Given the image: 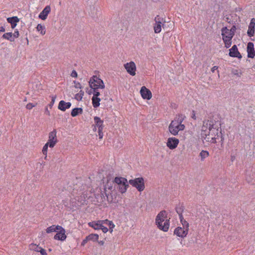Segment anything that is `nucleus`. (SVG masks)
<instances>
[{"instance_id": "obj_61", "label": "nucleus", "mask_w": 255, "mask_h": 255, "mask_svg": "<svg viewBox=\"0 0 255 255\" xmlns=\"http://www.w3.org/2000/svg\"><path fill=\"white\" fill-rule=\"evenodd\" d=\"M99 243L101 245H103L104 244V242L103 241H100V242H99Z\"/></svg>"}, {"instance_id": "obj_22", "label": "nucleus", "mask_w": 255, "mask_h": 255, "mask_svg": "<svg viewBox=\"0 0 255 255\" xmlns=\"http://www.w3.org/2000/svg\"><path fill=\"white\" fill-rule=\"evenodd\" d=\"M128 187V180H127L126 183H121V184L118 185L116 188L119 190V191L121 193H124L126 192Z\"/></svg>"}, {"instance_id": "obj_57", "label": "nucleus", "mask_w": 255, "mask_h": 255, "mask_svg": "<svg viewBox=\"0 0 255 255\" xmlns=\"http://www.w3.org/2000/svg\"><path fill=\"white\" fill-rule=\"evenodd\" d=\"M101 221H103V224H108V223L109 222V221L108 220H101Z\"/></svg>"}, {"instance_id": "obj_49", "label": "nucleus", "mask_w": 255, "mask_h": 255, "mask_svg": "<svg viewBox=\"0 0 255 255\" xmlns=\"http://www.w3.org/2000/svg\"><path fill=\"white\" fill-rule=\"evenodd\" d=\"M107 225L109 226V228H114L115 227V225L112 221H109Z\"/></svg>"}, {"instance_id": "obj_12", "label": "nucleus", "mask_w": 255, "mask_h": 255, "mask_svg": "<svg viewBox=\"0 0 255 255\" xmlns=\"http://www.w3.org/2000/svg\"><path fill=\"white\" fill-rule=\"evenodd\" d=\"M140 94L141 97L144 99L149 100L151 98L152 94L151 92L149 90L147 89L145 86H142L141 88L140 91Z\"/></svg>"}, {"instance_id": "obj_48", "label": "nucleus", "mask_w": 255, "mask_h": 255, "mask_svg": "<svg viewBox=\"0 0 255 255\" xmlns=\"http://www.w3.org/2000/svg\"><path fill=\"white\" fill-rule=\"evenodd\" d=\"M100 229H101L102 231L105 233H107L108 231V229L107 227L104 226L103 225L102 227L100 228Z\"/></svg>"}, {"instance_id": "obj_52", "label": "nucleus", "mask_w": 255, "mask_h": 255, "mask_svg": "<svg viewBox=\"0 0 255 255\" xmlns=\"http://www.w3.org/2000/svg\"><path fill=\"white\" fill-rule=\"evenodd\" d=\"M107 187V190H108V191L112 192L113 189V187L112 186H108V185H107L105 186V187Z\"/></svg>"}, {"instance_id": "obj_3", "label": "nucleus", "mask_w": 255, "mask_h": 255, "mask_svg": "<svg viewBox=\"0 0 255 255\" xmlns=\"http://www.w3.org/2000/svg\"><path fill=\"white\" fill-rule=\"evenodd\" d=\"M89 85L91 88L104 89V83L101 79L97 76H93L90 80Z\"/></svg>"}, {"instance_id": "obj_27", "label": "nucleus", "mask_w": 255, "mask_h": 255, "mask_svg": "<svg viewBox=\"0 0 255 255\" xmlns=\"http://www.w3.org/2000/svg\"><path fill=\"white\" fill-rule=\"evenodd\" d=\"M2 37L11 42L14 41L13 36L12 32H7L3 34Z\"/></svg>"}, {"instance_id": "obj_44", "label": "nucleus", "mask_w": 255, "mask_h": 255, "mask_svg": "<svg viewBox=\"0 0 255 255\" xmlns=\"http://www.w3.org/2000/svg\"><path fill=\"white\" fill-rule=\"evenodd\" d=\"M236 29V26L235 25H233L232 28L229 29V30L231 32V33H233V35H234Z\"/></svg>"}, {"instance_id": "obj_37", "label": "nucleus", "mask_w": 255, "mask_h": 255, "mask_svg": "<svg viewBox=\"0 0 255 255\" xmlns=\"http://www.w3.org/2000/svg\"><path fill=\"white\" fill-rule=\"evenodd\" d=\"M49 146V144H48L47 143H46L42 148V153L44 155H46L47 153V150H48V147Z\"/></svg>"}, {"instance_id": "obj_14", "label": "nucleus", "mask_w": 255, "mask_h": 255, "mask_svg": "<svg viewBox=\"0 0 255 255\" xmlns=\"http://www.w3.org/2000/svg\"><path fill=\"white\" fill-rule=\"evenodd\" d=\"M255 28V18H253L251 20V22L249 25L248 30L247 31V34L249 37H252L254 35Z\"/></svg>"}, {"instance_id": "obj_62", "label": "nucleus", "mask_w": 255, "mask_h": 255, "mask_svg": "<svg viewBox=\"0 0 255 255\" xmlns=\"http://www.w3.org/2000/svg\"><path fill=\"white\" fill-rule=\"evenodd\" d=\"M113 228H110V232L112 233L113 232Z\"/></svg>"}, {"instance_id": "obj_46", "label": "nucleus", "mask_w": 255, "mask_h": 255, "mask_svg": "<svg viewBox=\"0 0 255 255\" xmlns=\"http://www.w3.org/2000/svg\"><path fill=\"white\" fill-rule=\"evenodd\" d=\"M232 73L235 75H237L238 77H241L242 73H240V74L239 73V72L237 70H235L232 71Z\"/></svg>"}, {"instance_id": "obj_55", "label": "nucleus", "mask_w": 255, "mask_h": 255, "mask_svg": "<svg viewBox=\"0 0 255 255\" xmlns=\"http://www.w3.org/2000/svg\"><path fill=\"white\" fill-rule=\"evenodd\" d=\"M75 87L76 88H80V89H81L82 88V86H81V84L79 83H78L77 84H76V85L75 86Z\"/></svg>"}, {"instance_id": "obj_58", "label": "nucleus", "mask_w": 255, "mask_h": 255, "mask_svg": "<svg viewBox=\"0 0 255 255\" xmlns=\"http://www.w3.org/2000/svg\"><path fill=\"white\" fill-rule=\"evenodd\" d=\"M4 31H5V28L2 26L0 27V32H4Z\"/></svg>"}, {"instance_id": "obj_33", "label": "nucleus", "mask_w": 255, "mask_h": 255, "mask_svg": "<svg viewBox=\"0 0 255 255\" xmlns=\"http://www.w3.org/2000/svg\"><path fill=\"white\" fill-rule=\"evenodd\" d=\"M29 248L31 250L39 252V250L41 248V247H39L38 245H36L34 244H31L29 245Z\"/></svg>"}, {"instance_id": "obj_28", "label": "nucleus", "mask_w": 255, "mask_h": 255, "mask_svg": "<svg viewBox=\"0 0 255 255\" xmlns=\"http://www.w3.org/2000/svg\"><path fill=\"white\" fill-rule=\"evenodd\" d=\"M93 106L94 108H97L100 106V98L93 97L92 98Z\"/></svg>"}, {"instance_id": "obj_1", "label": "nucleus", "mask_w": 255, "mask_h": 255, "mask_svg": "<svg viewBox=\"0 0 255 255\" xmlns=\"http://www.w3.org/2000/svg\"><path fill=\"white\" fill-rule=\"evenodd\" d=\"M167 218V214L165 211L160 212L155 219V223L158 228L164 232H167L169 227V220Z\"/></svg>"}, {"instance_id": "obj_60", "label": "nucleus", "mask_w": 255, "mask_h": 255, "mask_svg": "<svg viewBox=\"0 0 255 255\" xmlns=\"http://www.w3.org/2000/svg\"><path fill=\"white\" fill-rule=\"evenodd\" d=\"M46 114H47L48 115H50V112H49V111L48 110L47 108H46Z\"/></svg>"}, {"instance_id": "obj_18", "label": "nucleus", "mask_w": 255, "mask_h": 255, "mask_svg": "<svg viewBox=\"0 0 255 255\" xmlns=\"http://www.w3.org/2000/svg\"><path fill=\"white\" fill-rule=\"evenodd\" d=\"M71 103L70 102H66L64 101H61L58 105V109L62 111H65L66 109L70 108Z\"/></svg>"}, {"instance_id": "obj_26", "label": "nucleus", "mask_w": 255, "mask_h": 255, "mask_svg": "<svg viewBox=\"0 0 255 255\" xmlns=\"http://www.w3.org/2000/svg\"><path fill=\"white\" fill-rule=\"evenodd\" d=\"M83 112V109L81 108H74L72 110L71 116L73 117L77 116L79 114H82Z\"/></svg>"}, {"instance_id": "obj_24", "label": "nucleus", "mask_w": 255, "mask_h": 255, "mask_svg": "<svg viewBox=\"0 0 255 255\" xmlns=\"http://www.w3.org/2000/svg\"><path fill=\"white\" fill-rule=\"evenodd\" d=\"M114 182L115 183V188L119 184H121V183H126L127 179L124 177H117L114 179Z\"/></svg>"}, {"instance_id": "obj_17", "label": "nucleus", "mask_w": 255, "mask_h": 255, "mask_svg": "<svg viewBox=\"0 0 255 255\" xmlns=\"http://www.w3.org/2000/svg\"><path fill=\"white\" fill-rule=\"evenodd\" d=\"M248 56L250 58H254L255 56L254 45L252 42H249L247 45Z\"/></svg>"}, {"instance_id": "obj_34", "label": "nucleus", "mask_w": 255, "mask_h": 255, "mask_svg": "<svg viewBox=\"0 0 255 255\" xmlns=\"http://www.w3.org/2000/svg\"><path fill=\"white\" fill-rule=\"evenodd\" d=\"M84 92L81 90L78 93L76 94L75 96V99L77 101H81L84 95Z\"/></svg>"}, {"instance_id": "obj_2", "label": "nucleus", "mask_w": 255, "mask_h": 255, "mask_svg": "<svg viewBox=\"0 0 255 255\" xmlns=\"http://www.w3.org/2000/svg\"><path fill=\"white\" fill-rule=\"evenodd\" d=\"M129 183L133 187L136 188L139 192L143 191L145 188L144 179L142 177H138L134 179L129 180Z\"/></svg>"}, {"instance_id": "obj_50", "label": "nucleus", "mask_w": 255, "mask_h": 255, "mask_svg": "<svg viewBox=\"0 0 255 255\" xmlns=\"http://www.w3.org/2000/svg\"><path fill=\"white\" fill-rule=\"evenodd\" d=\"M71 76L72 77H75V78L77 77V73L76 71L75 70H73L72 73H71Z\"/></svg>"}, {"instance_id": "obj_53", "label": "nucleus", "mask_w": 255, "mask_h": 255, "mask_svg": "<svg viewBox=\"0 0 255 255\" xmlns=\"http://www.w3.org/2000/svg\"><path fill=\"white\" fill-rule=\"evenodd\" d=\"M191 117L194 120H196V115H195V112L194 111H192Z\"/></svg>"}, {"instance_id": "obj_39", "label": "nucleus", "mask_w": 255, "mask_h": 255, "mask_svg": "<svg viewBox=\"0 0 255 255\" xmlns=\"http://www.w3.org/2000/svg\"><path fill=\"white\" fill-rule=\"evenodd\" d=\"M56 98V95L51 96V101L49 105V107H50L51 108L53 105V104H54V103L55 102V100Z\"/></svg>"}, {"instance_id": "obj_4", "label": "nucleus", "mask_w": 255, "mask_h": 255, "mask_svg": "<svg viewBox=\"0 0 255 255\" xmlns=\"http://www.w3.org/2000/svg\"><path fill=\"white\" fill-rule=\"evenodd\" d=\"M97 196H99V195H97ZM100 199H98V202L102 203L105 201H107L109 203H112L113 201V197L110 191L107 190V187H105L104 191L101 192L100 195ZM99 199L98 197H96Z\"/></svg>"}, {"instance_id": "obj_45", "label": "nucleus", "mask_w": 255, "mask_h": 255, "mask_svg": "<svg viewBox=\"0 0 255 255\" xmlns=\"http://www.w3.org/2000/svg\"><path fill=\"white\" fill-rule=\"evenodd\" d=\"M39 252H40L41 255H47L46 251L42 248L39 250Z\"/></svg>"}, {"instance_id": "obj_19", "label": "nucleus", "mask_w": 255, "mask_h": 255, "mask_svg": "<svg viewBox=\"0 0 255 255\" xmlns=\"http://www.w3.org/2000/svg\"><path fill=\"white\" fill-rule=\"evenodd\" d=\"M94 121L95 123V126L93 128V130H96V128H98V129H103V121L101 120L100 118L98 117H94Z\"/></svg>"}, {"instance_id": "obj_30", "label": "nucleus", "mask_w": 255, "mask_h": 255, "mask_svg": "<svg viewBox=\"0 0 255 255\" xmlns=\"http://www.w3.org/2000/svg\"><path fill=\"white\" fill-rule=\"evenodd\" d=\"M179 219L181 223H182L183 228L189 230V223L184 219V218L182 215L180 216Z\"/></svg>"}, {"instance_id": "obj_25", "label": "nucleus", "mask_w": 255, "mask_h": 255, "mask_svg": "<svg viewBox=\"0 0 255 255\" xmlns=\"http://www.w3.org/2000/svg\"><path fill=\"white\" fill-rule=\"evenodd\" d=\"M60 226L57 225H52L48 228H47L46 230V233L49 234L53 232L57 231V229H60Z\"/></svg>"}, {"instance_id": "obj_20", "label": "nucleus", "mask_w": 255, "mask_h": 255, "mask_svg": "<svg viewBox=\"0 0 255 255\" xmlns=\"http://www.w3.org/2000/svg\"><path fill=\"white\" fill-rule=\"evenodd\" d=\"M102 225L103 221H101V220L93 221L88 223V225L94 228L95 230H100V228L102 227Z\"/></svg>"}, {"instance_id": "obj_40", "label": "nucleus", "mask_w": 255, "mask_h": 255, "mask_svg": "<svg viewBox=\"0 0 255 255\" xmlns=\"http://www.w3.org/2000/svg\"><path fill=\"white\" fill-rule=\"evenodd\" d=\"M176 212L178 214L179 217H180L181 215H182V213L183 211V209L182 208L177 207L176 208Z\"/></svg>"}, {"instance_id": "obj_7", "label": "nucleus", "mask_w": 255, "mask_h": 255, "mask_svg": "<svg viewBox=\"0 0 255 255\" xmlns=\"http://www.w3.org/2000/svg\"><path fill=\"white\" fill-rule=\"evenodd\" d=\"M127 71L131 75L134 76L135 75L136 66L133 62H130L124 65Z\"/></svg>"}, {"instance_id": "obj_59", "label": "nucleus", "mask_w": 255, "mask_h": 255, "mask_svg": "<svg viewBox=\"0 0 255 255\" xmlns=\"http://www.w3.org/2000/svg\"><path fill=\"white\" fill-rule=\"evenodd\" d=\"M16 24H17V23H14L11 24V28H14L16 26Z\"/></svg>"}, {"instance_id": "obj_36", "label": "nucleus", "mask_w": 255, "mask_h": 255, "mask_svg": "<svg viewBox=\"0 0 255 255\" xmlns=\"http://www.w3.org/2000/svg\"><path fill=\"white\" fill-rule=\"evenodd\" d=\"M232 39H223L225 47L227 48H229L232 45Z\"/></svg>"}, {"instance_id": "obj_32", "label": "nucleus", "mask_w": 255, "mask_h": 255, "mask_svg": "<svg viewBox=\"0 0 255 255\" xmlns=\"http://www.w3.org/2000/svg\"><path fill=\"white\" fill-rule=\"evenodd\" d=\"M7 21L11 24L14 23H17L19 21V18L17 16H13L7 18Z\"/></svg>"}, {"instance_id": "obj_41", "label": "nucleus", "mask_w": 255, "mask_h": 255, "mask_svg": "<svg viewBox=\"0 0 255 255\" xmlns=\"http://www.w3.org/2000/svg\"><path fill=\"white\" fill-rule=\"evenodd\" d=\"M36 104H33L32 103H28L27 104L26 108L28 110L31 109L33 107H34Z\"/></svg>"}, {"instance_id": "obj_8", "label": "nucleus", "mask_w": 255, "mask_h": 255, "mask_svg": "<svg viewBox=\"0 0 255 255\" xmlns=\"http://www.w3.org/2000/svg\"><path fill=\"white\" fill-rule=\"evenodd\" d=\"M60 229L57 230V234L54 236V239L57 240H60L62 241H64L66 239V235H65V230L62 227L60 226Z\"/></svg>"}, {"instance_id": "obj_6", "label": "nucleus", "mask_w": 255, "mask_h": 255, "mask_svg": "<svg viewBox=\"0 0 255 255\" xmlns=\"http://www.w3.org/2000/svg\"><path fill=\"white\" fill-rule=\"evenodd\" d=\"M56 133V129H54L49 133L48 141L47 143L51 148L53 147L57 142Z\"/></svg>"}, {"instance_id": "obj_16", "label": "nucleus", "mask_w": 255, "mask_h": 255, "mask_svg": "<svg viewBox=\"0 0 255 255\" xmlns=\"http://www.w3.org/2000/svg\"><path fill=\"white\" fill-rule=\"evenodd\" d=\"M50 11V6L49 5H47L39 14V18L42 20H45Z\"/></svg>"}, {"instance_id": "obj_54", "label": "nucleus", "mask_w": 255, "mask_h": 255, "mask_svg": "<svg viewBox=\"0 0 255 255\" xmlns=\"http://www.w3.org/2000/svg\"><path fill=\"white\" fill-rule=\"evenodd\" d=\"M218 68V67L217 66H214L211 69V71L213 73L215 72V70H217Z\"/></svg>"}, {"instance_id": "obj_11", "label": "nucleus", "mask_w": 255, "mask_h": 255, "mask_svg": "<svg viewBox=\"0 0 255 255\" xmlns=\"http://www.w3.org/2000/svg\"><path fill=\"white\" fill-rule=\"evenodd\" d=\"M188 232V230L178 227L175 229L174 233L178 237L184 238L187 236Z\"/></svg>"}, {"instance_id": "obj_35", "label": "nucleus", "mask_w": 255, "mask_h": 255, "mask_svg": "<svg viewBox=\"0 0 255 255\" xmlns=\"http://www.w3.org/2000/svg\"><path fill=\"white\" fill-rule=\"evenodd\" d=\"M37 31H40L41 34H45V27L40 24H38L36 27Z\"/></svg>"}, {"instance_id": "obj_38", "label": "nucleus", "mask_w": 255, "mask_h": 255, "mask_svg": "<svg viewBox=\"0 0 255 255\" xmlns=\"http://www.w3.org/2000/svg\"><path fill=\"white\" fill-rule=\"evenodd\" d=\"M93 89V97H98L99 96H100V93L98 91V89L99 88H92Z\"/></svg>"}, {"instance_id": "obj_10", "label": "nucleus", "mask_w": 255, "mask_h": 255, "mask_svg": "<svg viewBox=\"0 0 255 255\" xmlns=\"http://www.w3.org/2000/svg\"><path fill=\"white\" fill-rule=\"evenodd\" d=\"M179 143L178 139L175 137H169L166 143L167 146L170 149H174L177 146Z\"/></svg>"}, {"instance_id": "obj_47", "label": "nucleus", "mask_w": 255, "mask_h": 255, "mask_svg": "<svg viewBox=\"0 0 255 255\" xmlns=\"http://www.w3.org/2000/svg\"><path fill=\"white\" fill-rule=\"evenodd\" d=\"M12 36H13V39H15V38H17L19 36V32L18 31H15L13 33H12Z\"/></svg>"}, {"instance_id": "obj_23", "label": "nucleus", "mask_w": 255, "mask_h": 255, "mask_svg": "<svg viewBox=\"0 0 255 255\" xmlns=\"http://www.w3.org/2000/svg\"><path fill=\"white\" fill-rule=\"evenodd\" d=\"M184 118L185 117L183 115L181 114L179 115V118L178 120H176L177 122L179 131L183 130L185 128V126L183 124H182Z\"/></svg>"}, {"instance_id": "obj_13", "label": "nucleus", "mask_w": 255, "mask_h": 255, "mask_svg": "<svg viewBox=\"0 0 255 255\" xmlns=\"http://www.w3.org/2000/svg\"><path fill=\"white\" fill-rule=\"evenodd\" d=\"M222 39H232L234 35L233 33L227 28V27H224L221 29Z\"/></svg>"}, {"instance_id": "obj_56", "label": "nucleus", "mask_w": 255, "mask_h": 255, "mask_svg": "<svg viewBox=\"0 0 255 255\" xmlns=\"http://www.w3.org/2000/svg\"><path fill=\"white\" fill-rule=\"evenodd\" d=\"M225 21L226 22H228L229 23H230V19L229 18V17L228 16H225Z\"/></svg>"}, {"instance_id": "obj_5", "label": "nucleus", "mask_w": 255, "mask_h": 255, "mask_svg": "<svg viewBox=\"0 0 255 255\" xmlns=\"http://www.w3.org/2000/svg\"><path fill=\"white\" fill-rule=\"evenodd\" d=\"M154 21L155 23L154 26V31L155 33H158L161 31V27H163L165 21L159 15H157L155 17Z\"/></svg>"}, {"instance_id": "obj_31", "label": "nucleus", "mask_w": 255, "mask_h": 255, "mask_svg": "<svg viewBox=\"0 0 255 255\" xmlns=\"http://www.w3.org/2000/svg\"><path fill=\"white\" fill-rule=\"evenodd\" d=\"M99 238V235L96 234H92L87 236V239L89 241H92L93 242H95L98 241Z\"/></svg>"}, {"instance_id": "obj_43", "label": "nucleus", "mask_w": 255, "mask_h": 255, "mask_svg": "<svg viewBox=\"0 0 255 255\" xmlns=\"http://www.w3.org/2000/svg\"><path fill=\"white\" fill-rule=\"evenodd\" d=\"M208 136H210L209 134L208 135ZM206 137L208 138V141H209L210 142H211L212 143H216V138L215 137H212L211 140H209V138H210L209 137L206 136Z\"/></svg>"}, {"instance_id": "obj_9", "label": "nucleus", "mask_w": 255, "mask_h": 255, "mask_svg": "<svg viewBox=\"0 0 255 255\" xmlns=\"http://www.w3.org/2000/svg\"><path fill=\"white\" fill-rule=\"evenodd\" d=\"M168 129L170 132L172 134L174 135H176L178 134V133L179 131L177 125V122L176 120H174L171 122L168 127Z\"/></svg>"}, {"instance_id": "obj_15", "label": "nucleus", "mask_w": 255, "mask_h": 255, "mask_svg": "<svg viewBox=\"0 0 255 255\" xmlns=\"http://www.w3.org/2000/svg\"><path fill=\"white\" fill-rule=\"evenodd\" d=\"M229 55L233 57H237L239 59L242 58V56L238 51L237 45H234L230 49Z\"/></svg>"}, {"instance_id": "obj_29", "label": "nucleus", "mask_w": 255, "mask_h": 255, "mask_svg": "<svg viewBox=\"0 0 255 255\" xmlns=\"http://www.w3.org/2000/svg\"><path fill=\"white\" fill-rule=\"evenodd\" d=\"M209 155V152L206 150H202L199 153V156L201 158V161H203L204 159Z\"/></svg>"}, {"instance_id": "obj_42", "label": "nucleus", "mask_w": 255, "mask_h": 255, "mask_svg": "<svg viewBox=\"0 0 255 255\" xmlns=\"http://www.w3.org/2000/svg\"><path fill=\"white\" fill-rule=\"evenodd\" d=\"M103 129H98V134L100 139H102L103 137V133L102 132Z\"/></svg>"}, {"instance_id": "obj_21", "label": "nucleus", "mask_w": 255, "mask_h": 255, "mask_svg": "<svg viewBox=\"0 0 255 255\" xmlns=\"http://www.w3.org/2000/svg\"><path fill=\"white\" fill-rule=\"evenodd\" d=\"M207 128H208L210 131L213 128V124L212 121L208 120L203 122L202 130L206 131Z\"/></svg>"}, {"instance_id": "obj_51", "label": "nucleus", "mask_w": 255, "mask_h": 255, "mask_svg": "<svg viewBox=\"0 0 255 255\" xmlns=\"http://www.w3.org/2000/svg\"><path fill=\"white\" fill-rule=\"evenodd\" d=\"M89 240L87 239V237L81 243V245L84 246Z\"/></svg>"}, {"instance_id": "obj_63", "label": "nucleus", "mask_w": 255, "mask_h": 255, "mask_svg": "<svg viewBox=\"0 0 255 255\" xmlns=\"http://www.w3.org/2000/svg\"><path fill=\"white\" fill-rule=\"evenodd\" d=\"M46 158H47V155H45V157H44V159H46Z\"/></svg>"}]
</instances>
